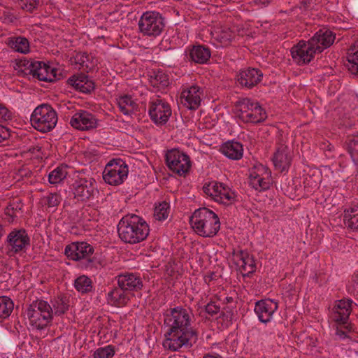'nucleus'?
Returning a JSON list of instances; mask_svg holds the SVG:
<instances>
[{"mask_svg": "<svg viewBox=\"0 0 358 358\" xmlns=\"http://www.w3.org/2000/svg\"><path fill=\"white\" fill-rule=\"evenodd\" d=\"M203 358H222V357L220 356V357H214L212 355H207L204 356Z\"/></svg>", "mask_w": 358, "mask_h": 358, "instance_id": "nucleus-61", "label": "nucleus"}, {"mask_svg": "<svg viewBox=\"0 0 358 358\" xmlns=\"http://www.w3.org/2000/svg\"><path fill=\"white\" fill-rule=\"evenodd\" d=\"M165 27L164 18L162 14L156 11L144 13L138 21V28L144 36H159Z\"/></svg>", "mask_w": 358, "mask_h": 358, "instance_id": "nucleus-6", "label": "nucleus"}, {"mask_svg": "<svg viewBox=\"0 0 358 358\" xmlns=\"http://www.w3.org/2000/svg\"><path fill=\"white\" fill-rule=\"evenodd\" d=\"M335 38L336 34L330 29L324 27L318 30L310 40L315 47L320 48L322 52L334 43Z\"/></svg>", "mask_w": 358, "mask_h": 358, "instance_id": "nucleus-23", "label": "nucleus"}, {"mask_svg": "<svg viewBox=\"0 0 358 358\" xmlns=\"http://www.w3.org/2000/svg\"><path fill=\"white\" fill-rule=\"evenodd\" d=\"M27 316L31 326L37 329H43L51 323L53 310L47 301L37 299L28 307Z\"/></svg>", "mask_w": 358, "mask_h": 358, "instance_id": "nucleus-4", "label": "nucleus"}, {"mask_svg": "<svg viewBox=\"0 0 358 358\" xmlns=\"http://www.w3.org/2000/svg\"><path fill=\"white\" fill-rule=\"evenodd\" d=\"M189 222L197 234L203 237H213L220 228L218 216L206 208L196 210L190 217Z\"/></svg>", "mask_w": 358, "mask_h": 358, "instance_id": "nucleus-3", "label": "nucleus"}, {"mask_svg": "<svg viewBox=\"0 0 358 358\" xmlns=\"http://www.w3.org/2000/svg\"><path fill=\"white\" fill-rule=\"evenodd\" d=\"M345 66L351 73L358 75V41L350 47L347 52Z\"/></svg>", "mask_w": 358, "mask_h": 358, "instance_id": "nucleus-29", "label": "nucleus"}, {"mask_svg": "<svg viewBox=\"0 0 358 358\" xmlns=\"http://www.w3.org/2000/svg\"><path fill=\"white\" fill-rule=\"evenodd\" d=\"M348 292L355 296H358V275H354L352 278L351 284L348 286Z\"/></svg>", "mask_w": 358, "mask_h": 358, "instance_id": "nucleus-52", "label": "nucleus"}, {"mask_svg": "<svg viewBox=\"0 0 358 358\" xmlns=\"http://www.w3.org/2000/svg\"><path fill=\"white\" fill-rule=\"evenodd\" d=\"M8 45L17 52L26 54L29 52V42L24 36H13L8 38Z\"/></svg>", "mask_w": 358, "mask_h": 358, "instance_id": "nucleus-31", "label": "nucleus"}, {"mask_svg": "<svg viewBox=\"0 0 358 358\" xmlns=\"http://www.w3.org/2000/svg\"><path fill=\"white\" fill-rule=\"evenodd\" d=\"M133 295L120 287H115L108 293V303L115 307H123L130 301Z\"/></svg>", "mask_w": 358, "mask_h": 358, "instance_id": "nucleus-26", "label": "nucleus"}, {"mask_svg": "<svg viewBox=\"0 0 358 358\" xmlns=\"http://www.w3.org/2000/svg\"><path fill=\"white\" fill-rule=\"evenodd\" d=\"M277 309L278 303L271 299L258 301L255 306V312L262 323L269 322Z\"/></svg>", "mask_w": 358, "mask_h": 358, "instance_id": "nucleus-18", "label": "nucleus"}, {"mask_svg": "<svg viewBox=\"0 0 358 358\" xmlns=\"http://www.w3.org/2000/svg\"><path fill=\"white\" fill-rule=\"evenodd\" d=\"M206 312L210 316H214L217 314L220 310V305H217L215 301H210L205 306Z\"/></svg>", "mask_w": 358, "mask_h": 358, "instance_id": "nucleus-50", "label": "nucleus"}, {"mask_svg": "<svg viewBox=\"0 0 358 358\" xmlns=\"http://www.w3.org/2000/svg\"><path fill=\"white\" fill-rule=\"evenodd\" d=\"M233 301H234L233 298L230 297V296H227L224 299V302H226V303H231Z\"/></svg>", "mask_w": 358, "mask_h": 358, "instance_id": "nucleus-59", "label": "nucleus"}, {"mask_svg": "<svg viewBox=\"0 0 358 358\" xmlns=\"http://www.w3.org/2000/svg\"><path fill=\"white\" fill-rule=\"evenodd\" d=\"M53 314L55 315H64L69 310V296L64 294L58 295L51 301Z\"/></svg>", "mask_w": 358, "mask_h": 358, "instance_id": "nucleus-30", "label": "nucleus"}, {"mask_svg": "<svg viewBox=\"0 0 358 358\" xmlns=\"http://www.w3.org/2000/svg\"><path fill=\"white\" fill-rule=\"evenodd\" d=\"M43 202L48 208H56L59 206L62 201L60 195L57 193H50L44 196Z\"/></svg>", "mask_w": 358, "mask_h": 358, "instance_id": "nucleus-46", "label": "nucleus"}, {"mask_svg": "<svg viewBox=\"0 0 358 358\" xmlns=\"http://www.w3.org/2000/svg\"><path fill=\"white\" fill-rule=\"evenodd\" d=\"M45 110L46 112H55L52 106L48 103H42L36 107L33 112H41V110Z\"/></svg>", "mask_w": 358, "mask_h": 358, "instance_id": "nucleus-54", "label": "nucleus"}, {"mask_svg": "<svg viewBox=\"0 0 358 358\" xmlns=\"http://www.w3.org/2000/svg\"><path fill=\"white\" fill-rule=\"evenodd\" d=\"M38 4V0H19V5L21 8L29 13L33 12Z\"/></svg>", "mask_w": 358, "mask_h": 358, "instance_id": "nucleus-48", "label": "nucleus"}, {"mask_svg": "<svg viewBox=\"0 0 358 358\" xmlns=\"http://www.w3.org/2000/svg\"><path fill=\"white\" fill-rule=\"evenodd\" d=\"M67 83L83 93H90L95 88V84L85 73L73 75L67 80Z\"/></svg>", "mask_w": 358, "mask_h": 358, "instance_id": "nucleus-25", "label": "nucleus"}, {"mask_svg": "<svg viewBox=\"0 0 358 358\" xmlns=\"http://www.w3.org/2000/svg\"><path fill=\"white\" fill-rule=\"evenodd\" d=\"M57 113H31V124L41 132H48L53 129L57 122Z\"/></svg>", "mask_w": 358, "mask_h": 358, "instance_id": "nucleus-15", "label": "nucleus"}, {"mask_svg": "<svg viewBox=\"0 0 358 358\" xmlns=\"http://www.w3.org/2000/svg\"><path fill=\"white\" fill-rule=\"evenodd\" d=\"M95 184L96 181L92 178H78L73 184L74 198L81 201L89 200L96 191Z\"/></svg>", "mask_w": 358, "mask_h": 358, "instance_id": "nucleus-14", "label": "nucleus"}, {"mask_svg": "<svg viewBox=\"0 0 358 358\" xmlns=\"http://www.w3.org/2000/svg\"><path fill=\"white\" fill-rule=\"evenodd\" d=\"M238 118L246 123L259 124L267 118L266 113H238Z\"/></svg>", "mask_w": 358, "mask_h": 358, "instance_id": "nucleus-39", "label": "nucleus"}, {"mask_svg": "<svg viewBox=\"0 0 358 358\" xmlns=\"http://www.w3.org/2000/svg\"><path fill=\"white\" fill-rule=\"evenodd\" d=\"M78 112H81V113H83V112H85V110H79Z\"/></svg>", "mask_w": 358, "mask_h": 358, "instance_id": "nucleus-63", "label": "nucleus"}, {"mask_svg": "<svg viewBox=\"0 0 358 358\" xmlns=\"http://www.w3.org/2000/svg\"><path fill=\"white\" fill-rule=\"evenodd\" d=\"M74 62L80 65V69L87 73L92 71L94 66L92 59L86 52L77 53L74 57Z\"/></svg>", "mask_w": 358, "mask_h": 358, "instance_id": "nucleus-36", "label": "nucleus"}, {"mask_svg": "<svg viewBox=\"0 0 358 358\" xmlns=\"http://www.w3.org/2000/svg\"><path fill=\"white\" fill-rule=\"evenodd\" d=\"M13 301L8 296H0V319L8 317L13 310Z\"/></svg>", "mask_w": 358, "mask_h": 358, "instance_id": "nucleus-38", "label": "nucleus"}, {"mask_svg": "<svg viewBox=\"0 0 358 358\" xmlns=\"http://www.w3.org/2000/svg\"><path fill=\"white\" fill-rule=\"evenodd\" d=\"M236 263L241 271L245 272L243 276L249 277L255 271L256 265L252 256L248 252L241 251L236 255Z\"/></svg>", "mask_w": 358, "mask_h": 358, "instance_id": "nucleus-27", "label": "nucleus"}, {"mask_svg": "<svg viewBox=\"0 0 358 358\" xmlns=\"http://www.w3.org/2000/svg\"><path fill=\"white\" fill-rule=\"evenodd\" d=\"M20 71L26 76H32L34 78H37L41 81L54 82L55 76L52 74L53 70L50 71L51 67L43 62L35 61L32 59L21 61L20 63Z\"/></svg>", "mask_w": 358, "mask_h": 358, "instance_id": "nucleus-7", "label": "nucleus"}, {"mask_svg": "<svg viewBox=\"0 0 358 358\" xmlns=\"http://www.w3.org/2000/svg\"><path fill=\"white\" fill-rule=\"evenodd\" d=\"M345 328L346 329H348V326H345Z\"/></svg>", "mask_w": 358, "mask_h": 358, "instance_id": "nucleus-64", "label": "nucleus"}, {"mask_svg": "<svg viewBox=\"0 0 358 358\" xmlns=\"http://www.w3.org/2000/svg\"><path fill=\"white\" fill-rule=\"evenodd\" d=\"M348 150L353 162L358 164V135L354 136L349 139Z\"/></svg>", "mask_w": 358, "mask_h": 358, "instance_id": "nucleus-44", "label": "nucleus"}, {"mask_svg": "<svg viewBox=\"0 0 358 358\" xmlns=\"http://www.w3.org/2000/svg\"><path fill=\"white\" fill-rule=\"evenodd\" d=\"M215 273L214 272H210V273H208L204 276V281L207 284H209L212 280H215Z\"/></svg>", "mask_w": 358, "mask_h": 358, "instance_id": "nucleus-57", "label": "nucleus"}, {"mask_svg": "<svg viewBox=\"0 0 358 358\" xmlns=\"http://www.w3.org/2000/svg\"><path fill=\"white\" fill-rule=\"evenodd\" d=\"M66 168L58 166L49 173V182L51 184H58L66 177Z\"/></svg>", "mask_w": 358, "mask_h": 358, "instance_id": "nucleus-41", "label": "nucleus"}, {"mask_svg": "<svg viewBox=\"0 0 358 358\" xmlns=\"http://www.w3.org/2000/svg\"><path fill=\"white\" fill-rule=\"evenodd\" d=\"M294 61L299 65L309 64L316 54L321 53L320 47H315L309 39L308 41H300L290 50Z\"/></svg>", "mask_w": 358, "mask_h": 358, "instance_id": "nucleus-9", "label": "nucleus"}, {"mask_svg": "<svg viewBox=\"0 0 358 358\" xmlns=\"http://www.w3.org/2000/svg\"><path fill=\"white\" fill-rule=\"evenodd\" d=\"M129 168L121 159H113L106 165L103 172L104 181L110 185H119L127 178Z\"/></svg>", "mask_w": 358, "mask_h": 358, "instance_id": "nucleus-8", "label": "nucleus"}, {"mask_svg": "<svg viewBox=\"0 0 358 358\" xmlns=\"http://www.w3.org/2000/svg\"><path fill=\"white\" fill-rule=\"evenodd\" d=\"M4 234V229L2 224H0V238Z\"/></svg>", "mask_w": 358, "mask_h": 358, "instance_id": "nucleus-60", "label": "nucleus"}, {"mask_svg": "<svg viewBox=\"0 0 358 358\" xmlns=\"http://www.w3.org/2000/svg\"><path fill=\"white\" fill-rule=\"evenodd\" d=\"M10 136V130L7 127L0 124V145L7 144Z\"/></svg>", "mask_w": 358, "mask_h": 358, "instance_id": "nucleus-51", "label": "nucleus"}, {"mask_svg": "<svg viewBox=\"0 0 358 358\" xmlns=\"http://www.w3.org/2000/svg\"><path fill=\"white\" fill-rule=\"evenodd\" d=\"M21 210V206L19 203H12L5 209V213L11 218V222L17 217V211ZM10 222V220H8Z\"/></svg>", "mask_w": 358, "mask_h": 358, "instance_id": "nucleus-49", "label": "nucleus"}, {"mask_svg": "<svg viewBox=\"0 0 358 358\" xmlns=\"http://www.w3.org/2000/svg\"><path fill=\"white\" fill-rule=\"evenodd\" d=\"M2 17L5 22L12 23L17 20L16 16L9 10L3 12Z\"/></svg>", "mask_w": 358, "mask_h": 358, "instance_id": "nucleus-53", "label": "nucleus"}, {"mask_svg": "<svg viewBox=\"0 0 358 358\" xmlns=\"http://www.w3.org/2000/svg\"><path fill=\"white\" fill-rule=\"evenodd\" d=\"M171 113H148L150 119L157 124V125H164L169 120L170 115Z\"/></svg>", "mask_w": 358, "mask_h": 358, "instance_id": "nucleus-47", "label": "nucleus"}, {"mask_svg": "<svg viewBox=\"0 0 358 358\" xmlns=\"http://www.w3.org/2000/svg\"><path fill=\"white\" fill-rule=\"evenodd\" d=\"M170 206L169 203L163 201L159 204V206L155 207L154 216L157 220H166L169 214Z\"/></svg>", "mask_w": 358, "mask_h": 358, "instance_id": "nucleus-42", "label": "nucleus"}, {"mask_svg": "<svg viewBox=\"0 0 358 358\" xmlns=\"http://www.w3.org/2000/svg\"><path fill=\"white\" fill-rule=\"evenodd\" d=\"M117 285L127 292L139 291L143 287L141 277L132 273H125L117 276Z\"/></svg>", "mask_w": 358, "mask_h": 358, "instance_id": "nucleus-22", "label": "nucleus"}, {"mask_svg": "<svg viewBox=\"0 0 358 358\" xmlns=\"http://www.w3.org/2000/svg\"><path fill=\"white\" fill-rule=\"evenodd\" d=\"M70 123L75 129L84 131L96 128L97 120L92 113H75Z\"/></svg>", "mask_w": 358, "mask_h": 358, "instance_id": "nucleus-24", "label": "nucleus"}, {"mask_svg": "<svg viewBox=\"0 0 358 358\" xmlns=\"http://www.w3.org/2000/svg\"><path fill=\"white\" fill-rule=\"evenodd\" d=\"M215 38L222 44L227 45L234 38V33L229 28H222L220 31L216 32Z\"/></svg>", "mask_w": 358, "mask_h": 358, "instance_id": "nucleus-45", "label": "nucleus"}, {"mask_svg": "<svg viewBox=\"0 0 358 358\" xmlns=\"http://www.w3.org/2000/svg\"><path fill=\"white\" fill-rule=\"evenodd\" d=\"M168 167L179 176L187 173L191 167L189 157L177 149H173L166 154Z\"/></svg>", "mask_w": 358, "mask_h": 358, "instance_id": "nucleus-11", "label": "nucleus"}, {"mask_svg": "<svg viewBox=\"0 0 358 358\" xmlns=\"http://www.w3.org/2000/svg\"><path fill=\"white\" fill-rule=\"evenodd\" d=\"M203 190L206 194L220 203L228 205L236 201L235 193L228 186L221 182H212L206 184L203 187Z\"/></svg>", "mask_w": 358, "mask_h": 358, "instance_id": "nucleus-10", "label": "nucleus"}, {"mask_svg": "<svg viewBox=\"0 0 358 358\" xmlns=\"http://www.w3.org/2000/svg\"><path fill=\"white\" fill-rule=\"evenodd\" d=\"M263 78L261 70L255 68H248L241 70L236 76L237 82L244 87L252 89L259 83Z\"/></svg>", "mask_w": 358, "mask_h": 358, "instance_id": "nucleus-16", "label": "nucleus"}, {"mask_svg": "<svg viewBox=\"0 0 358 358\" xmlns=\"http://www.w3.org/2000/svg\"><path fill=\"white\" fill-rule=\"evenodd\" d=\"M74 287L81 294H87L92 291L93 283L89 277L83 275L75 280Z\"/></svg>", "mask_w": 358, "mask_h": 358, "instance_id": "nucleus-35", "label": "nucleus"}, {"mask_svg": "<svg viewBox=\"0 0 358 358\" xmlns=\"http://www.w3.org/2000/svg\"><path fill=\"white\" fill-rule=\"evenodd\" d=\"M30 245V238L24 229H14L7 236L6 245L10 255L22 252Z\"/></svg>", "mask_w": 358, "mask_h": 358, "instance_id": "nucleus-12", "label": "nucleus"}, {"mask_svg": "<svg viewBox=\"0 0 358 358\" xmlns=\"http://www.w3.org/2000/svg\"><path fill=\"white\" fill-rule=\"evenodd\" d=\"M211 57L210 48L205 45H194L185 51L186 59L199 64H206Z\"/></svg>", "mask_w": 358, "mask_h": 358, "instance_id": "nucleus-17", "label": "nucleus"}, {"mask_svg": "<svg viewBox=\"0 0 358 358\" xmlns=\"http://www.w3.org/2000/svg\"><path fill=\"white\" fill-rule=\"evenodd\" d=\"M236 108L238 112H247L249 110H262L259 102L252 99L245 98L236 103Z\"/></svg>", "mask_w": 358, "mask_h": 358, "instance_id": "nucleus-37", "label": "nucleus"}, {"mask_svg": "<svg viewBox=\"0 0 358 358\" xmlns=\"http://www.w3.org/2000/svg\"><path fill=\"white\" fill-rule=\"evenodd\" d=\"M148 112H171V110L169 104L158 96L150 102Z\"/></svg>", "mask_w": 358, "mask_h": 358, "instance_id": "nucleus-40", "label": "nucleus"}, {"mask_svg": "<svg viewBox=\"0 0 358 358\" xmlns=\"http://www.w3.org/2000/svg\"><path fill=\"white\" fill-rule=\"evenodd\" d=\"M336 335L341 339H344L348 337V331L339 328L336 329Z\"/></svg>", "mask_w": 358, "mask_h": 358, "instance_id": "nucleus-56", "label": "nucleus"}, {"mask_svg": "<svg viewBox=\"0 0 358 358\" xmlns=\"http://www.w3.org/2000/svg\"><path fill=\"white\" fill-rule=\"evenodd\" d=\"M162 328L165 336L163 345L173 352L183 347L189 348L198 340V333L191 326L190 310L182 306L166 311Z\"/></svg>", "mask_w": 358, "mask_h": 358, "instance_id": "nucleus-1", "label": "nucleus"}, {"mask_svg": "<svg viewBox=\"0 0 358 358\" xmlns=\"http://www.w3.org/2000/svg\"><path fill=\"white\" fill-rule=\"evenodd\" d=\"M115 347L108 345L105 347L99 348L93 353L94 358H113L115 355Z\"/></svg>", "mask_w": 358, "mask_h": 358, "instance_id": "nucleus-43", "label": "nucleus"}, {"mask_svg": "<svg viewBox=\"0 0 358 358\" xmlns=\"http://www.w3.org/2000/svg\"><path fill=\"white\" fill-rule=\"evenodd\" d=\"M332 148H333V146H332L331 144H329V145H327V150H328L329 151H331Z\"/></svg>", "mask_w": 358, "mask_h": 358, "instance_id": "nucleus-62", "label": "nucleus"}, {"mask_svg": "<svg viewBox=\"0 0 358 358\" xmlns=\"http://www.w3.org/2000/svg\"><path fill=\"white\" fill-rule=\"evenodd\" d=\"M13 118V113H0V122L10 120Z\"/></svg>", "mask_w": 358, "mask_h": 358, "instance_id": "nucleus-55", "label": "nucleus"}, {"mask_svg": "<svg viewBox=\"0 0 358 358\" xmlns=\"http://www.w3.org/2000/svg\"><path fill=\"white\" fill-rule=\"evenodd\" d=\"M352 311L351 300H339L333 308L331 317L338 324H346Z\"/></svg>", "mask_w": 358, "mask_h": 358, "instance_id": "nucleus-19", "label": "nucleus"}, {"mask_svg": "<svg viewBox=\"0 0 358 358\" xmlns=\"http://www.w3.org/2000/svg\"><path fill=\"white\" fill-rule=\"evenodd\" d=\"M94 252V247L86 242H73L64 249V254L68 259L73 261L84 259L87 262V268H97L101 266V263L95 257H92Z\"/></svg>", "mask_w": 358, "mask_h": 358, "instance_id": "nucleus-5", "label": "nucleus"}, {"mask_svg": "<svg viewBox=\"0 0 358 358\" xmlns=\"http://www.w3.org/2000/svg\"><path fill=\"white\" fill-rule=\"evenodd\" d=\"M200 95L201 88L196 85H192L181 92L180 103L188 110H196L201 103Z\"/></svg>", "mask_w": 358, "mask_h": 358, "instance_id": "nucleus-21", "label": "nucleus"}, {"mask_svg": "<svg viewBox=\"0 0 358 358\" xmlns=\"http://www.w3.org/2000/svg\"><path fill=\"white\" fill-rule=\"evenodd\" d=\"M149 81L153 87L159 90H163L169 85L168 75L159 70L150 73Z\"/></svg>", "mask_w": 358, "mask_h": 358, "instance_id": "nucleus-32", "label": "nucleus"}, {"mask_svg": "<svg viewBox=\"0 0 358 358\" xmlns=\"http://www.w3.org/2000/svg\"><path fill=\"white\" fill-rule=\"evenodd\" d=\"M221 152L229 159L238 160L243 157V148L239 142L228 141L222 145Z\"/></svg>", "mask_w": 358, "mask_h": 358, "instance_id": "nucleus-28", "label": "nucleus"}, {"mask_svg": "<svg viewBox=\"0 0 358 358\" xmlns=\"http://www.w3.org/2000/svg\"><path fill=\"white\" fill-rule=\"evenodd\" d=\"M117 103L122 111L134 112L138 109L136 100L131 95L120 96L117 99Z\"/></svg>", "mask_w": 358, "mask_h": 358, "instance_id": "nucleus-34", "label": "nucleus"}, {"mask_svg": "<svg viewBox=\"0 0 358 358\" xmlns=\"http://www.w3.org/2000/svg\"><path fill=\"white\" fill-rule=\"evenodd\" d=\"M117 233L123 242L136 244L146 239L150 227L142 217L135 214H128L120 220Z\"/></svg>", "mask_w": 358, "mask_h": 358, "instance_id": "nucleus-2", "label": "nucleus"}, {"mask_svg": "<svg viewBox=\"0 0 358 358\" xmlns=\"http://www.w3.org/2000/svg\"><path fill=\"white\" fill-rule=\"evenodd\" d=\"M343 220L348 228L358 230V204L344 211Z\"/></svg>", "mask_w": 358, "mask_h": 358, "instance_id": "nucleus-33", "label": "nucleus"}, {"mask_svg": "<svg viewBox=\"0 0 358 358\" xmlns=\"http://www.w3.org/2000/svg\"><path fill=\"white\" fill-rule=\"evenodd\" d=\"M272 160L275 169L280 172L287 171L292 160L288 147L284 144H278Z\"/></svg>", "mask_w": 358, "mask_h": 358, "instance_id": "nucleus-20", "label": "nucleus"}, {"mask_svg": "<svg viewBox=\"0 0 358 358\" xmlns=\"http://www.w3.org/2000/svg\"><path fill=\"white\" fill-rule=\"evenodd\" d=\"M53 70L54 72H52V74L55 76V80H59L61 78V73H58V70L55 68H51L50 71Z\"/></svg>", "mask_w": 358, "mask_h": 358, "instance_id": "nucleus-58", "label": "nucleus"}, {"mask_svg": "<svg viewBox=\"0 0 358 358\" xmlns=\"http://www.w3.org/2000/svg\"><path fill=\"white\" fill-rule=\"evenodd\" d=\"M271 171L262 164L255 166L249 171V182L258 191L267 189L270 185Z\"/></svg>", "mask_w": 358, "mask_h": 358, "instance_id": "nucleus-13", "label": "nucleus"}]
</instances>
